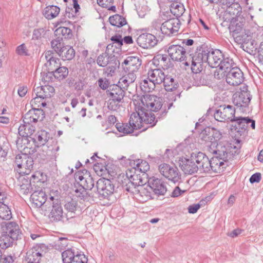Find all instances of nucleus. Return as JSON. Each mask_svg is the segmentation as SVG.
<instances>
[{"instance_id":"1","label":"nucleus","mask_w":263,"mask_h":263,"mask_svg":"<svg viewBox=\"0 0 263 263\" xmlns=\"http://www.w3.org/2000/svg\"><path fill=\"white\" fill-rule=\"evenodd\" d=\"M177 163L185 174L192 175L197 173L198 170L202 172L203 168H206L208 160L204 153H192L190 156L178 157Z\"/></svg>"},{"instance_id":"2","label":"nucleus","mask_w":263,"mask_h":263,"mask_svg":"<svg viewBox=\"0 0 263 263\" xmlns=\"http://www.w3.org/2000/svg\"><path fill=\"white\" fill-rule=\"evenodd\" d=\"M134 105L135 111L131 114L129 120L134 130L144 127L146 124L149 126L155 125L156 121L154 114L144 111L139 105Z\"/></svg>"},{"instance_id":"3","label":"nucleus","mask_w":263,"mask_h":263,"mask_svg":"<svg viewBox=\"0 0 263 263\" xmlns=\"http://www.w3.org/2000/svg\"><path fill=\"white\" fill-rule=\"evenodd\" d=\"M134 105H139L142 109L157 112L160 110L163 105L162 99L155 95H145L137 96L133 100Z\"/></svg>"},{"instance_id":"4","label":"nucleus","mask_w":263,"mask_h":263,"mask_svg":"<svg viewBox=\"0 0 263 263\" xmlns=\"http://www.w3.org/2000/svg\"><path fill=\"white\" fill-rule=\"evenodd\" d=\"M230 153L231 152H225L223 154L218 152V156L213 157L210 160L205 155L208 160V165L206 168H203L202 172L217 174L222 173L227 166L226 162L230 159Z\"/></svg>"},{"instance_id":"5","label":"nucleus","mask_w":263,"mask_h":263,"mask_svg":"<svg viewBox=\"0 0 263 263\" xmlns=\"http://www.w3.org/2000/svg\"><path fill=\"white\" fill-rule=\"evenodd\" d=\"M75 179L78 181L82 188L80 189V193H79L78 190H76L77 194L76 196L78 197H84L86 194V190H90L92 188L94 182L90 173L86 170H80L75 173Z\"/></svg>"},{"instance_id":"6","label":"nucleus","mask_w":263,"mask_h":263,"mask_svg":"<svg viewBox=\"0 0 263 263\" xmlns=\"http://www.w3.org/2000/svg\"><path fill=\"white\" fill-rule=\"evenodd\" d=\"M51 47L63 60H71L75 56L74 49L69 45H65L62 39L53 40Z\"/></svg>"},{"instance_id":"7","label":"nucleus","mask_w":263,"mask_h":263,"mask_svg":"<svg viewBox=\"0 0 263 263\" xmlns=\"http://www.w3.org/2000/svg\"><path fill=\"white\" fill-rule=\"evenodd\" d=\"M15 162L17 167L16 171L21 175H28L33 168V159L27 155H17Z\"/></svg>"},{"instance_id":"8","label":"nucleus","mask_w":263,"mask_h":263,"mask_svg":"<svg viewBox=\"0 0 263 263\" xmlns=\"http://www.w3.org/2000/svg\"><path fill=\"white\" fill-rule=\"evenodd\" d=\"M235 109L231 105H221L214 114L215 119L220 122L236 121L239 118L235 117Z\"/></svg>"},{"instance_id":"9","label":"nucleus","mask_w":263,"mask_h":263,"mask_svg":"<svg viewBox=\"0 0 263 263\" xmlns=\"http://www.w3.org/2000/svg\"><path fill=\"white\" fill-rule=\"evenodd\" d=\"M158 169L163 177L173 182H178L181 179V175L176 167L163 163L159 165Z\"/></svg>"},{"instance_id":"10","label":"nucleus","mask_w":263,"mask_h":263,"mask_svg":"<svg viewBox=\"0 0 263 263\" xmlns=\"http://www.w3.org/2000/svg\"><path fill=\"white\" fill-rule=\"evenodd\" d=\"M126 176L129 182L135 186H142L147 181V175L140 173L136 168L128 170Z\"/></svg>"},{"instance_id":"11","label":"nucleus","mask_w":263,"mask_h":263,"mask_svg":"<svg viewBox=\"0 0 263 263\" xmlns=\"http://www.w3.org/2000/svg\"><path fill=\"white\" fill-rule=\"evenodd\" d=\"M206 52L202 49H198L192 57L191 70L193 72L198 73L203 69L204 62L206 61Z\"/></svg>"},{"instance_id":"12","label":"nucleus","mask_w":263,"mask_h":263,"mask_svg":"<svg viewBox=\"0 0 263 263\" xmlns=\"http://www.w3.org/2000/svg\"><path fill=\"white\" fill-rule=\"evenodd\" d=\"M97 191L103 198H108L114 191V186L110 180L100 178L97 182Z\"/></svg>"},{"instance_id":"13","label":"nucleus","mask_w":263,"mask_h":263,"mask_svg":"<svg viewBox=\"0 0 263 263\" xmlns=\"http://www.w3.org/2000/svg\"><path fill=\"white\" fill-rule=\"evenodd\" d=\"M62 259L64 263H87L88 258L83 254H74L71 250L68 249L62 254Z\"/></svg>"},{"instance_id":"14","label":"nucleus","mask_w":263,"mask_h":263,"mask_svg":"<svg viewBox=\"0 0 263 263\" xmlns=\"http://www.w3.org/2000/svg\"><path fill=\"white\" fill-rule=\"evenodd\" d=\"M180 21L177 18L170 19L162 24L161 31L164 34L170 35L178 31Z\"/></svg>"},{"instance_id":"15","label":"nucleus","mask_w":263,"mask_h":263,"mask_svg":"<svg viewBox=\"0 0 263 263\" xmlns=\"http://www.w3.org/2000/svg\"><path fill=\"white\" fill-rule=\"evenodd\" d=\"M44 117V112L42 109L32 108L25 115L23 122L25 123L32 124L42 121Z\"/></svg>"},{"instance_id":"16","label":"nucleus","mask_w":263,"mask_h":263,"mask_svg":"<svg viewBox=\"0 0 263 263\" xmlns=\"http://www.w3.org/2000/svg\"><path fill=\"white\" fill-rule=\"evenodd\" d=\"M168 53L172 60L181 62L186 58V52L185 49L178 45H173L169 47Z\"/></svg>"},{"instance_id":"17","label":"nucleus","mask_w":263,"mask_h":263,"mask_svg":"<svg viewBox=\"0 0 263 263\" xmlns=\"http://www.w3.org/2000/svg\"><path fill=\"white\" fill-rule=\"evenodd\" d=\"M250 101V95L247 90L236 92L233 96L232 102L238 107H246Z\"/></svg>"},{"instance_id":"18","label":"nucleus","mask_w":263,"mask_h":263,"mask_svg":"<svg viewBox=\"0 0 263 263\" xmlns=\"http://www.w3.org/2000/svg\"><path fill=\"white\" fill-rule=\"evenodd\" d=\"M1 231L14 240H17L21 234L18 225L13 222H9L2 225Z\"/></svg>"},{"instance_id":"19","label":"nucleus","mask_w":263,"mask_h":263,"mask_svg":"<svg viewBox=\"0 0 263 263\" xmlns=\"http://www.w3.org/2000/svg\"><path fill=\"white\" fill-rule=\"evenodd\" d=\"M243 80V73L239 68H233L226 74L227 82L230 85H238L242 82Z\"/></svg>"},{"instance_id":"20","label":"nucleus","mask_w":263,"mask_h":263,"mask_svg":"<svg viewBox=\"0 0 263 263\" xmlns=\"http://www.w3.org/2000/svg\"><path fill=\"white\" fill-rule=\"evenodd\" d=\"M148 183L149 188L156 195H164L166 191V186L160 179L153 177L149 178Z\"/></svg>"},{"instance_id":"21","label":"nucleus","mask_w":263,"mask_h":263,"mask_svg":"<svg viewBox=\"0 0 263 263\" xmlns=\"http://www.w3.org/2000/svg\"><path fill=\"white\" fill-rule=\"evenodd\" d=\"M44 246L36 245L27 253L28 262L31 263H40L42 254L44 253Z\"/></svg>"},{"instance_id":"22","label":"nucleus","mask_w":263,"mask_h":263,"mask_svg":"<svg viewBox=\"0 0 263 263\" xmlns=\"http://www.w3.org/2000/svg\"><path fill=\"white\" fill-rule=\"evenodd\" d=\"M46 63L45 65L49 71L51 72L61 65L60 59L51 51H47L45 53Z\"/></svg>"},{"instance_id":"23","label":"nucleus","mask_w":263,"mask_h":263,"mask_svg":"<svg viewBox=\"0 0 263 263\" xmlns=\"http://www.w3.org/2000/svg\"><path fill=\"white\" fill-rule=\"evenodd\" d=\"M156 37L152 34H142L137 39V43L143 48H149L157 44Z\"/></svg>"},{"instance_id":"24","label":"nucleus","mask_w":263,"mask_h":263,"mask_svg":"<svg viewBox=\"0 0 263 263\" xmlns=\"http://www.w3.org/2000/svg\"><path fill=\"white\" fill-rule=\"evenodd\" d=\"M223 55L219 50H215L209 55L206 54V61L212 68L218 67L222 62Z\"/></svg>"},{"instance_id":"25","label":"nucleus","mask_w":263,"mask_h":263,"mask_svg":"<svg viewBox=\"0 0 263 263\" xmlns=\"http://www.w3.org/2000/svg\"><path fill=\"white\" fill-rule=\"evenodd\" d=\"M147 77L156 84H160L164 81L165 74L160 68H152L148 70Z\"/></svg>"},{"instance_id":"26","label":"nucleus","mask_w":263,"mask_h":263,"mask_svg":"<svg viewBox=\"0 0 263 263\" xmlns=\"http://www.w3.org/2000/svg\"><path fill=\"white\" fill-rule=\"evenodd\" d=\"M47 199L45 192L42 191H35L31 196L32 206L34 208L41 207Z\"/></svg>"},{"instance_id":"27","label":"nucleus","mask_w":263,"mask_h":263,"mask_svg":"<svg viewBox=\"0 0 263 263\" xmlns=\"http://www.w3.org/2000/svg\"><path fill=\"white\" fill-rule=\"evenodd\" d=\"M240 141L238 140L234 139L231 143H227L223 148H221V150H218V152H220L222 154L225 152H231L230 154V159L231 157L236 154L238 151L240 149Z\"/></svg>"},{"instance_id":"28","label":"nucleus","mask_w":263,"mask_h":263,"mask_svg":"<svg viewBox=\"0 0 263 263\" xmlns=\"http://www.w3.org/2000/svg\"><path fill=\"white\" fill-rule=\"evenodd\" d=\"M50 138L49 134L45 130L39 131L32 138L33 142L37 146L44 145Z\"/></svg>"},{"instance_id":"29","label":"nucleus","mask_w":263,"mask_h":263,"mask_svg":"<svg viewBox=\"0 0 263 263\" xmlns=\"http://www.w3.org/2000/svg\"><path fill=\"white\" fill-rule=\"evenodd\" d=\"M35 131L34 126L30 123H25L21 124L18 128L19 135L24 137H31Z\"/></svg>"},{"instance_id":"30","label":"nucleus","mask_w":263,"mask_h":263,"mask_svg":"<svg viewBox=\"0 0 263 263\" xmlns=\"http://www.w3.org/2000/svg\"><path fill=\"white\" fill-rule=\"evenodd\" d=\"M124 64L132 72L137 71L141 65V61L137 57H128L125 61Z\"/></svg>"},{"instance_id":"31","label":"nucleus","mask_w":263,"mask_h":263,"mask_svg":"<svg viewBox=\"0 0 263 263\" xmlns=\"http://www.w3.org/2000/svg\"><path fill=\"white\" fill-rule=\"evenodd\" d=\"M36 91L38 95L44 98H48L52 97L55 92L54 87L48 85L38 87L36 88Z\"/></svg>"},{"instance_id":"32","label":"nucleus","mask_w":263,"mask_h":263,"mask_svg":"<svg viewBox=\"0 0 263 263\" xmlns=\"http://www.w3.org/2000/svg\"><path fill=\"white\" fill-rule=\"evenodd\" d=\"M60 11V9L58 7L49 5L44 8L43 14L46 18L52 20L59 15Z\"/></svg>"},{"instance_id":"33","label":"nucleus","mask_w":263,"mask_h":263,"mask_svg":"<svg viewBox=\"0 0 263 263\" xmlns=\"http://www.w3.org/2000/svg\"><path fill=\"white\" fill-rule=\"evenodd\" d=\"M63 216V209L60 204L56 203L53 205L49 217L53 221H59Z\"/></svg>"},{"instance_id":"34","label":"nucleus","mask_w":263,"mask_h":263,"mask_svg":"<svg viewBox=\"0 0 263 263\" xmlns=\"http://www.w3.org/2000/svg\"><path fill=\"white\" fill-rule=\"evenodd\" d=\"M51 72L55 79L61 81L67 78L69 74V70L66 67L61 65Z\"/></svg>"},{"instance_id":"35","label":"nucleus","mask_w":263,"mask_h":263,"mask_svg":"<svg viewBox=\"0 0 263 263\" xmlns=\"http://www.w3.org/2000/svg\"><path fill=\"white\" fill-rule=\"evenodd\" d=\"M111 40L112 41V44H109L107 47V49L112 50L115 46L116 48L117 52L120 50L123 45V39L122 36L120 35H115L111 37Z\"/></svg>"},{"instance_id":"36","label":"nucleus","mask_w":263,"mask_h":263,"mask_svg":"<svg viewBox=\"0 0 263 263\" xmlns=\"http://www.w3.org/2000/svg\"><path fill=\"white\" fill-rule=\"evenodd\" d=\"M232 65L231 61L229 59L224 60L222 61L219 64L218 67V73L221 75L225 76L227 73H229L230 71L233 68H232Z\"/></svg>"},{"instance_id":"37","label":"nucleus","mask_w":263,"mask_h":263,"mask_svg":"<svg viewBox=\"0 0 263 263\" xmlns=\"http://www.w3.org/2000/svg\"><path fill=\"white\" fill-rule=\"evenodd\" d=\"M54 34L58 37L57 39H60L59 37L66 39L72 35V31L68 27H59L54 31Z\"/></svg>"},{"instance_id":"38","label":"nucleus","mask_w":263,"mask_h":263,"mask_svg":"<svg viewBox=\"0 0 263 263\" xmlns=\"http://www.w3.org/2000/svg\"><path fill=\"white\" fill-rule=\"evenodd\" d=\"M109 97L116 100H122L124 96V90L117 85L114 86L108 93Z\"/></svg>"},{"instance_id":"39","label":"nucleus","mask_w":263,"mask_h":263,"mask_svg":"<svg viewBox=\"0 0 263 263\" xmlns=\"http://www.w3.org/2000/svg\"><path fill=\"white\" fill-rule=\"evenodd\" d=\"M13 239L1 231L0 236V247L5 249L12 246Z\"/></svg>"},{"instance_id":"40","label":"nucleus","mask_w":263,"mask_h":263,"mask_svg":"<svg viewBox=\"0 0 263 263\" xmlns=\"http://www.w3.org/2000/svg\"><path fill=\"white\" fill-rule=\"evenodd\" d=\"M163 82L164 88L167 91H173L177 88V83L175 82L174 79L171 76H165Z\"/></svg>"},{"instance_id":"41","label":"nucleus","mask_w":263,"mask_h":263,"mask_svg":"<svg viewBox=\"0 0 263 263\" xmlns=\"http://www.w3.org/2000/svg\"><path fill=\"white\" fill-rule=\"evenodd\" d=\"M109 21L111 25L118 27H121L126 23L125 18L119 14H115L110 16Z\"/></svg>"},{"instance_id":"42","label":"nucleus","mask_w":263,"mask_h":263,"mask_svg":"<svg viewBox=\"0 0 263 263\" xmlns=\"http://www.w3.org/2000/svg\"><path fill=\"white\" fill-rule=\"evenodd\" d=\"M136 75L134 72H129L127 74L122 77L119 81V83L122 87H125L135 81Z\"/></svg>"},{"instance_id":"43","label":"nucleus","mask_w":263,"mask_h":263,"mask_svg":"<svg viewBox=\"0 0 263 263\" xmlns=\"http://www.w3.org/2000/svg\"><path fill=\"white\" fill-rule=\"evenodd\" d=\"M11 217L12 214L9 208L6 204L0 202V218L2 219L9 220Z\"/></svg>"},{"instance_id":"44","label":"nucleus","mask_w":263,"mask_h":263,"mask_svg":"<svg viewBox=\"0 0 263 263\" xmlns=\"http://www.w3.org/2000/svg\"><path fill=\"white\" fill-rule=\"evenodd\" d=\"M170 10L172 14L178 17L184 13L185 9L182 4L175 2L171 5Z\"/></svg>"},{"instance_id":"45","label":"nucleus","mask_w":263,"mask_h":263,"mask_svg":"<svg viewBox=\"0 0 263 263\" xmlns=\"http://www.w3.org/2000/svg\"><path fill=\"white\" fill-rule=\"evenodd\" d=\"M44 99V97L38 95V93H36V97L33 98L30 102L32 108L41 109V107L45 106L46 104Z\"/></svg>"},{"instance_id":"46","label":"nucleus","mask_w":263,"mask_h":263,"mask_svg":"<svg viewBox=\"0 0 263 263\" xmlns=\"http://www.w3.org/2000/svg\"><path fill=\"white\" fill-rule=\"evenodd\" d=\"M156 84L150 79H144L141 83V89L144 92H150L155 88Z\"/></svg>"},{"instance_id":"47","label":"nucleus","mask_w":263,"mask_h":263,"mask_svg":"<svg viewBox=\"0 0 263 263\" xmlns=\"http://www.w3.org/2000/svg\"><path fill=\"white\" fill-rule=\"evenodd\" d=\"M47 177L41 171H36L31 177V180L34 183H44L47 181Z\"/></svg>"},{"instance_id":"48","label":"nucleus","mask_w":263,"mask_h":263,"mask_svg":"<svg viewBox=\"0 0 263 263\" xmlns=\"http://www.w3.org/2000/svg\"><path fill=\"white\" fill-rule=\"evenodd\" d=\"M117 130L121 133L128 134L134 132V129L130 124H124L122 123H117L116 125Z\"/></svg>"},{"instance_id":"49","label":"nucleus","mask_w":263,"mask_h":263,"mask_svg":"<svg viewBox=\"0 0 263 263\" xmlns=\"http://www.w3.org/2000/svg\"><path fill=\"white\" fill-rule=\"evenodd\" d=\"M209 133L210 136L208 138L211 143L217 144V141L221 138V133L215 128L209 129Z\"/></svg>"},{"instance_id":"50","label":"nucleus","mask_w":263,"mask_h":263,"mask_svg":"<svg viewBox=\"0 0 263 263\" xmlns=\"http://www.w3.org/2000/svg\"><path fill=\"white\" fill-rule=\"evenodd\" d=\"M137 171L141 173H146L149 170L150 166L148 162L145 160H138L136 164Z\"/></svg>"},{"instance_id":"51","label":"nucleus","mask_w":263,"mask_h":263,"mask_svg":"<svg viewBox=\"0 0 263 263\" xmlns=\"http://www.w3.org/2000/svg\"><path fill=\"white\" fill-rule=\"evenodd\" d=\"M251 123V127L254 129L255 128V122L254 120H251L248 118H240L237 120V124L241 126L242 128L246 127V124Z\"/></svg>"},{"instance_id":"52","label":"nucleus","mask_w":263,"mask_h":263,"mask_svg":"<svg viewBox=\"0 0 263 263\" xmlns=\"http://www.w3.org/2000/svg\"><path fill=\"white\" fill-rule=\"evenodd\" d=\"M109 57L106 53L100 55L97 60L98 64L102 67L106 66L108 63Z\"/></svg>"},{"instance_id":"53","label":"nucleus","mask_w":263,"mask_h":263,"mask_svg":"<svg viewBox=\"0 0 263 263\" xmlns=\"http://www.w3.org/2000/svg\"><path fill=\"white\" fill-rule=\"evenodd\" d=\"M121 100H116L114 98L109 97L107 102V107L108 109L112 110H115L117 109L119 103Z\"/></svg>"},{"instance_id":"54","label":"nucleus","mask_w":263,"mask_h":263,"mask_svg":"<svg viewBox=\"0 0 263 263\" xmlns=\"http://www.w3.org/2000/svg\"><path fill=\"white\" fill-rule=\"evenodd\" d=\"M65 209L68 212L74 213L77 210V203L76 201L71 200L65 204Z\"/></svg>"},{"instance_id":"55","label":"nucleus","mask_w":263,"mask_h":263,"mask_svg":"<svg viewBox=\"0 0 263 263\" xmlns=\"http://www.w3.org/2000/svg\"><path fill=\"white\" fill-rule=\"evenodd\" d=\"M166 60V58L163 55H158L157 57H155L153 60V63L154 65L160 67H163V63Z\"/></svg>"},{"instance_id":"56","label":"nucleus","mask_w":263,"mask_h":263,"mask_svg":"<svg viewBox=\"0 0 263 263\" xmlns=\"http://www.w3.org/2000/svg\"><path fill=\"white\" fill-rule=\"evenodd\" d=\"M16 53L20 55H27L28 49L25 44L18 46L16 49Z\"/></svg>"},{"instance_id":"57","label":"nucleus","mask_w":263,"mask_h":263,"mask_svg":"<svg viewBox=\"0 0 263 263\" xmlns=\"http://www.w3.org/2000/svg\"><path fill=\"white\" fill-rule=\"evenodd\" d=\"M14 257L11 255H2L0 259V263H13Z\"/></svg>"},{"instance_id":"58","label":"nucleus","mask_w":263,"mask_h":263,"mask_svg":"<svg viewBox=\"0 0 263 263\" xmlns=\"http://www.w3.org/2000/svg\"><path fill=\"white\" fill-rule=\"evenodd\" d=\"M45 34V30L43 28L35 29L33 33V38L39 39L44 36Z\"/></svg>"},{"instance_id":"59","label":"nucleus","mask_w":263,"mask_h":263,"mask_svg":"<svg viewBox=\"0 0 263 263\" xmlns=\"http://www.w3.org/2000/svg\"><path fill=\"white\" fill-rule=\"evenodd\" d=\"M114 0H97L98 4L104 8H107L111 5Z\"/></svg>"},{"instance_id":"60","label":"nucleus","mask_w":263,"mask_h":263,"mask_svg":"<svg viewBox=\"0 0 263 263\" xmlns=\"http://www.w3.org/2000/svg\"><path fill=\"white\" fill-rule=\"evenodd\" d=\"M98 84L99 86L102 89H106L109 86V82L108 80L106 79H100L98 80Z\"/></svg>"},{"instance_id":"61","label":"nucleus","mask_w":263,"mask_h":263,"mask_svg":"<svg viewBox=\"0 0 263 263\" xmlns=\"http://www.w3.org/2000/svg\"><path fill=\"white\" fill-rule=\"evenodd\" d=\"M185 192V190H181L177 186L176 187L172 193V197H177L180 196L182 193Z\"/></svg>"},{"instance_id":"62","label":"nucleus","mask_w":263,"mask_h":263,"mask_svg":"<svg viewBox=\"0 0 263 263\" xmlns=\"http://www.w3.org/2000/svg\"><path fill=\"white\" fill-rule=\"evenodd\" d=\"M261 179L260 173H255L253 174L250 178L251 183L259 182Z\"/></svg>"},{"instance_id":"63","label":"nucleus","mask_w":263,"mask_h":263,"mask_svg":"<svg viewBox=\"0 0 263 263\" xmlns=\"http://www.w3.org/2000/svg\"><path fill=\"white\" fill-rule=\"evenodd\" d=\"M200 208V205L199 204L191 205L188 208L189 212L190 213L194 214L197 212Z\"/></svg>"},{"instance_id":"64","label":"nucleus","mask_w":263,"mask_h":263,"mask_svg":"<svg viewBox=\"0 0 263 263\" xmlns=\"http://www.w3.org/2000/svg\"><path fill=\"white\" fill-rule=\"evenodd\" d=\"M258 59L261 62H263V42H261L258 48Z\"/></svg>"}]
</instances>
